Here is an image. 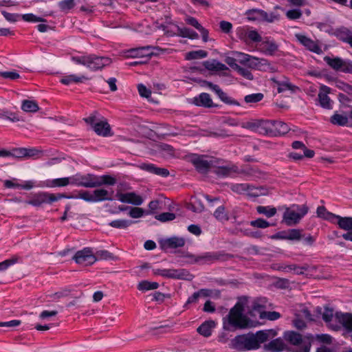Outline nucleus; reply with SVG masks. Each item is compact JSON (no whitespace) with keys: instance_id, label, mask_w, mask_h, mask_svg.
<instances>
[{"instance_id":"f257e3e1","label":"nucleus","mask_w":352,"mask_h":352,"mask_svg":"<svg viewBox=\"0 0 352 352\" xmlns=\"http://www.w3.org/2000/svg\"><path fill=\"white\" fill-rule=\"evenodd\" d=\"M248 301L243 297L230 309L228 314L223 318V327L226 331L243 329L251 327V320L243 315L244 306Z\"/></svg>"},{"instance_id":"f03ea898","label":"nucleus","mask_w":352,"mask_h":352,"mask_svg":"<svg viewBox=\"0 0 352 352\" xmlns=\"http://www.w3.org/2000/svg\"><path fill=\"white\" fill-rule=\"evenodd\" d=\"M269 334L264 331H258L255 334H243L236 336L231 341L232 347L238 351L258 349L261 344L265 342Z\"/></svg>"},{"instance_id":"7ed1b4c3","label":"nucleus","mask_w":352,"mask_h":352,"mask_svg":"<svg viewBox=\"0 0 352 352\" xmlns=\"http://www.w3.org/2000/svg\"><path fill=\"white\" fill-rule=\"evenodd\" d=\"M72 60L77 64L86 66L92 71L102 69L111 64V60L106 56H98L96 54H89L81 56H72Z\"/></svg>"},{"instance_id":"20e7f679","label":"nucleus","mask_w":352,"mask_h":352,"mask_svg":"<svg viewBox=\"0 0 352 352\" xmlns=\"http://www.w3.org/2000/svg\"><path fill=\"white\" fill-rule=\"evenodd\" d=\"M98 114L97 111H94L89 117L84 118L85 122L90 124L98 135L104 137L111 135L109 124L107 120L99 121L97 118Z\"/></svg>"},{"instance_id":"39448f33","label":"nucleus","mask_w":352,"mask_h":352,"mask_svg":"<svg viewBox=\"0 0 352 352\" xmlns=\"http://www.w3.org/2000/svg\"><path fill=\"white\" fill-rule=\"evenodd\" d=\"M153 273L156 276L173 279L191 280L194 277L186 269H153Z\"/></svg>"},{"instance_id":"423d86ee","label":"nucleus","mask_w":352,"mask_h":352,"mask_svg":"<svg viewBox=\"0 0 352 352\" xmlns=\"http://www.w3.org/2000/svg\"><path fill=\"white\" fill-rule=\"evenodd\" d=\"M72 197L67 196L63 193H48V192H41L35 195L32 199L26 201L28 204L34 206H40L43 204H52L56 201L62 198H71Z\"/></svg>"},{"instance_id":"0eeeda50","label":"nucleus","mask_w":352,"mask_h":352,"mask_svg":"<svg viewBox=\"0 0 352 352\" xmlns=\"http://www.w3.org/2000/svg\"><path fill=\"white\" fill-rule=\"evenodd\" d=\"M191 162L199 173L206 174L210 169L216 166L217 160L214 158L207 159L204 156L195 155L191 158Z\"/></svg>"},{"instance_id":"6e6552de","label":"nucleus","mask_w":352,"mask_h":352,"mask_svg":"<svg viewBox=\"0 0 352 352\" xmlns=\"http://www.w3.org/2000/svg\"><path fill=\"white\" fill-rule=\"evenodd\" d=\"M202 86H206L213 91L219 98V99L227 104L240 106V103L228 96L226 93L219 87V85H214L211 82L207 80H203Z\"/></svg>"},{"instance_id":"1a4fd4ad","label":"nucleus","mask_w":352,"mask_h":352,"mask_svg":"<svg viewBox=\"0 0 352 352\" xmlns=\"http://www.w3.org/2000/svg\"><path fill=\"white\" fill-rule=\"evenodd\" d=\"M308 207H304L302 209V214H298L296 209L293 208L292 206L288 208L283 214V221L287 226L296 225L308 212Z\"/></svg>"},{"instance_id":"9d476101","label":"nucleus","mask_w":352,"mask_h":352,"mask_svg":"<svg viewBox=\"0 0 352 352\" xmlns=\"http://www.w3.org/2000/svg\"><path fill=\"white\" fill-rule=\"evenodd\" d=\"M73 259L76 263L84 265H92L97 260L96 256L89 248L78 251L74 256Z\"/></svg>"},{"instance_id":"9b49d317","label":"nucleus","mask_w":352,"mask_h":352,"mask_svg":"<svg viewBox=\"0 0 352 352\" xmlns=\"http://www.w3.org/2000/svg\"><path fill=\"white\" fill-rule=\"evenodd\" d=\"M247 14L248 16V19L250 20H256L258 17L261 18L263 21L272 23L275 21H278L280 18V15L278 14H276L274 12L267 13L264 10H258V9H252L248 10L247 12Z\"/></svg>"},{"instance_id":"f8f14e48","label":"nucleus","mask_w":352,"mask_h":352,"mask_svg":"<svg viewBox=\"0 0 352 352\" xmlns=\"http://www.w3.org/2000/svg\"><path fill=\"white\" fill-rule=\"evenodd\" d=\"M324 60L329 66L336 71L350 73L352 72V65L344 61L340 58H331L329 56H325L324 58Z\"/></svg>"},{"instance_id":"ddd939ff","label":"nucleus","mask_w":352,"mask_h":352,"mask_svg":"<svg viewBox=\"0 0 352 352\" xmlns=\"http://www.w3.org/2000/svg\"><path fill=\"white\" fill-rule=\"evenodd\" d=\"M96 175L87 174L82 175L76 174L71 177L72 184L85 188H96L95 184Z\"/></svg>"},{"instance_id":"4468645a","label":"nucleus","mask_w":352,"mask_h":352,"mask_svg":"<svg viewBox=\"0 0 352 352\" xmlns=\"http://www.w3.org/2000/svg\"><path fill=\"white\" fill-rule=\"evenodd\" d=\"M116 198L122 203L131 204L135 206H140L143 203L142 197L135 192L122 193L118 192Z\"/></svg>"},{"instance_id":"2eb2a0df","label":"nucleus","mask_w":352,"mask_h":352,"mask_svg":"<svg viewBox=\"0 0 352 352\" xmlns=\"http://www.w3.org/2000/svg\"><path fill=\"white\" fill-rule=\"evenodd\" d=\"M213 173H215L219 177H226L232 175V173H236L239 172V168L236 165H220L219 161L217 160L216 166H213Z\"/></svg>"},{"instance_id":"dca6fc26","label":"nucleus","mask_w":352,"mask_h":352,"mask_svg":"<svg viewBox=\"0 0 352 352\" xmlns=\"http://www.w3.org/2000/svg\"><path fill=\"white\" fill-rule=\"evenodd\" d=\"M192 104L204 108L217 107L218 104H214L208 93H201L192 99Z\"/></svg>"},{"instance_id":"f3484780","label":"nucleus","mask_w":352,"mask_h":352,"mask_svg":"<svg viewBox=\"0 0 352 352\" xmlns=\"http://www.w3.org/2000/svg\"><path fill=\"white\" fill-rule=\"evenodd\" d=\"M153 47L150 45H147L145 47H140L137 48H133L128 51V56L131 58H137V57H141V58H146V60H148L152 55L153 54V52L152 51Z\"/></svg>"},{"instance_id":"a211bd4d","label":"nucleus","mask_w":352,"mask_h":352,"mask_svg":"<svg viewBox=\"0 0 352 352\" xmlns=\"http://www.w3.org/2000/svg\"><path fill=\"white\" fill-rule=\"evenodd\" d=\"M160 244L164 250L182 248L185 245V239L182 237L173 236L161 240Z\"/></svg>"},{"instance_id":"6ab92c4d","label":"nucleus","mask_w":352,"mask_h":352,"mask_svg":"<svg viewBox=\"0 0 352 352\" xmlns=\"http://www.w3.org/2000/svg\"><path fill=\"white\" fill-rule=\"evenodd\" d=\"M331 89L325 85L320 87V91L318 95V101L320 106L327 109H332V101L330 100L328 94Z\"/></svg>"},{"instance_id":"aec40b11","label":"nucleus","mask_w":352,"mask_h":352,"mask_svg":"<svg viewBox=\"0 0 352 352\" xmlns=\"http://www.w3.org/2000/svg\"><path fill=\"white\" fill-rule=\"evenodd\" d=\"M140 168L143 170L162 177H166L169 175V170L168 169L157 167L153 164L143 163L140 164Z\"/></svg>"},{"instance_id":"412c9836","label":"nucleus","mask_w":352,"mask_h":352,"mask_svg":"<svg viewBox=\"0 0 352 352\" xmlns=\"http://www.w3.org/2000/svg\"><path fill=\"white\" fill-rule=\"evenodd\" d=\"M334 35L336 38L343 42L349 43L350 46L352 47V30L345 28L341 27L340 28H337L334 31Z\"/></svg>"},{"instance_id":"4be33fe9","label":"nucleus","mask_w":352,"mask_h":352,"mask_svg":"<svg viewBox=\"0 0 352 352\" xmlns=\"http://www.w3.org/2000/svg\"><path fill=\"white\" fill-rule=\"evenodd\" d=\"M186 257L193 258L194 263H200L201 264H210L215 263L214 252H206L200 256H195L193 254L187 253Z\"/></svg>"},{"instance_id":"5701e85b","label":"nucleus","mask_w":352,"mask_h":352,"mask_svg":"<svg viewBox=\"0 0 352 352\" xmlns=\"http://www.w3.org/2000/svg\"><path fill=\"white\" fill-rule=\"evenodd\" d=\"M296 38L302 45H303L310 51L318 53V52L320 50L319 46L313 40L308 38L307 36L300 34H296Z\"/></svg>"},{"instance_id":"b1692460","label":"nucleus","mask_w":352,"mask_h":352,"mask_svg":"<svg viewBox=\"0 0 352 352\" xmlns=\"http://www.w3.org/2000/svg\"><path fill=\"white\" fill-rule=\"evenodd\" d=\"M273 124V136L283 135L287 133L290 129L287 124L279 121L272 120Z\"/></svg>"},{"instance_id":"393cba45","label":"nucleus","mask_w":352,"mask_h":352,"mask_svg":"<svg viewBox=\"0 0 352 352\" xmlns=\"http://www.w3.org/2000/svg\"><path fill=\"white\" fill-rule=\"evenodd\" d=\"M94 202H99L105 200H113L112 195L113 191L109 192L104 188L96 189L93 192Z\"/></svg>"},{"instance_id":"a878e982","label":"nucleus","mask_w":352,"mask_h":352,"mask_svg":"<svg viewBox=\"0 0 352 352\" xmlns=\"http://www.w3.org/2000/svg\"><path fill=\"white\" fill-rule=\"evenodd\" d=\"M336 318L338 322L348 331H352V314L337 312Z\"/></svg>"},{"instance_id":"bb28decb","label":"nucleus","mask_w":352,"mask_h":352,"mask_svg":"<svg viewBox=\"0 0 352 352\" xmlns=\"http://www.w3.org/2000/svg\"><path fill=\"white\" fill-rule=\"evenodd\" d=\"M116 178L109 175H103L101 176L96 175L95 184L96 188L103 185L114 186L116 184Z\"/></svg>"},{"instance_id":"cd10ccee","label":"nucleus","mask_w":352,"mask_h":352,"mask_svg":"<svg viewBox=\"0 0 352 352\" xmlns=\"http://www.w3.org/2000/svg\"><path fill=\"white\" fill-rule=\"evenodd\" d=\"M261 51L267 54L272 56L274 55L278 49V45L274 41L266 40L263 41L261 44Z\"/></svg>"},{"instance_id":"c85d7f7f","label":"nucleus","mask_w":352,"mask_h":352,"mask_svg":"<svg viewBox=\"0 0 352 352\" xmlns=\"http://www.w3.org/2000/svg\"><path fill=\"white\" fill-rule=\"evenodd\" d=\"M256 126L261 133L273 136L272 120H260L257 122Z\"/></svg>"},{"instance_id":"c756f323","label":"nucleus","mask_w":352,"mask_h":352,"mask_svg":"<svg viewBox=\"0 0 352 352\" xmlns=\"http://www.w3.org/2000/svg\"><path fill=\"white\" fill-rule=\"evenodd\" d=\"M284 338L292 345L298 346L302 343V335L294 331L285 332Z\"/></svg>"},{"instance_id":"7c9ffc66","label":"nucleus","mask_w":352,"mask_h":352,"mask_svg":"<svg viewBox=\"0 0 352 352\" xmlns=\"http://www.w3.org/2000/svg\"><path fill=\"white\" fill-rule=\"evenodd\" d=\"M215 323L212 320L205 321L197 329V332L204 336L209 337L212 333V329L214 327Z\"/></svg>"},{"instance_id":"2f4dec72","label":"nucleus","mask_w":352,"mask_h":352,"mask_svg":"<svg viewBox=\"0 0 352 352\" xmlns=\"http://www.w3.org/2000/svg\"><path fill=\"white\" fill-rule=\"evenodd\" d=\"M334 221L342 230L347 231L352 229V217H342L336 214Z\"/></svg>"},{"instance_id":"473e14b6","label":"nucleus","mask_w":352,"mask_h":352,"mask_svg":"<svg viewBox=\"0 0 352 352\" xmlns=\"http://www.w3.org/2000/svg\"><path fill=\"white\" fill-rule=\"evenodd\" d=\"M88 80V78L85 76H78L75 74H71L63 76L60 80V82L64 85H68L71 83H79V82H83L85 80Z\"/></svg>"},{"instance_id":"72a5a7b5","label":"nucleus","mask_w":352,"mask_h":352,"mask_svg":"<svg viewBox=\"0 0 352 352\" xmlns=\"http://www.w3.org/2000/svg\"><path fill=\"white\" fill-rule=\"evenodd\" d=\"M204 65L207 69L211 71H224L228 69L226 65L216 60L205 61Z\"/></svg>"},{"instance_id":"f704fd0d","label":"nucleus","mask_w":352,"mask_h":352,"mask_svg":"<svg viewBox=\"0 0 352 352\" xmlns=\"http://www.w3.org/2000/svg\"><path fill=\"white\" fill-rule=\"evenodd\" d=\"M285 344L280 339H275L265 345V349L272 352H279L284 349Z\"/></svg>"},{"instance_id":"c9c22d12","label":"nucleus","mask_w":352,"mask_h":352,"mask_svg":"<svg viewBox=\"0 0 352 352\" xmlns=\"http://www.w3.org/2000/svg\"><path fill=\"white\" fill-rule=\"evenodd\" d=\"M177 35L184 38H189L190 39H197L199 38L198 34L194 30L188 28H180L177 25Z\"/></svg>"},{"instance_id":"e433bc0d","label":"nucleus","mask_w":352,"mask_h":352,"mask_svg":"<svg viewBox=\"0 0 352 352\" xmlns=\"http://www.w3.org/2000/svg\"><path fill=\"white\" fill-rule=\"evenodd\" d=\"M267 300L265 297L257 298L255 299L252 305V309L259 312H263V310L267 308Z\"/></svg>"},{"instance_id":"4c0bfd02","label":"nucleus","mask_w":352,"mask_h":352,"mask_svg":"<svg viewBox=\"0 0 352 352\" xmlns=\"http://www.w3.org/2000/svg\"><path fill=\"white\" fill-rule=\"evenodd\" d=\"M69 184H72L71 177L52 179L48 182L47 186L49 187H63Z\"/></svg>"},{"instance_id":"58836bf2","label":"nucleus","mask_w":352,"mask_h":352,"mask_svg":"<svg viewBox=\"0 0 352 352\" xmlns=\"http://www.w3.org/2000/svg\"><path fill=\"white\" fill-rule=\"evenodd\" d=\"M331 122L334 125L346 126L348 124L349 119L346 116L335 113L330 118Z\"/></svg>"},{"instance_id":"ea45409f","label":"nucleus","mask_w":352,"mask_h":352,"mask_svg":"<svg viewBox=\"0 0 352 352\" xmlns=\"http://www.w3.org/2000/svg\"><path fill=\"white\" fill-rule=\"evenodd\" d=\"M256 212L267 218H270L276 214L277 210L274 207L258 206L256 207Z\"/></svg>"},{"instance_id":"a19ab883","label":"nucleus","mask_w":352,"mask_h":352,"mask_svg":"<svg viewBox=\"0 0 352 352\" xmlns=\"http://www.w3.org/2000/svg\"><path fill=\"white\" fill-rule=\"evenodd\" d=\"M317 215L318 217H321L325 220H328L332 223H335L334 219L336 214L327 211L324 206L318 207Z\"/></svg>"},{"instance_id":"79ce46f5","label":"nucleus","mask_w":352,"mask_h":352,"mask_svg":"<svg viewBox=\"0 0 352 352\" xmlns=\"http://www.w3.org/2000/svg\"><path fill=\"white\" fill-rule=\"evenodd\" d=\"M159 287L157 282H149L148 280H142L138 285V289L140 291L145 292L148 290L156 289Z\"/></svg>"},{"instance_id":"37998d69","label":"nucleus","mask_w":352,"mask_h":352,"mask_svg":"<svg viewBox=\"0 0 352 352\" xmlns=\"http://www.w3.org/2000/svg\"><path fill=\"white\" fill-rule=\"evenodd\" d=\"M21 108L26 112H36L39 109V107L35 101L28 100L23 101Z\"/></svg>"},{"instance_id":"c03bdc74","label":"nucleus","mask_w":352,"mask_h":352,"mask_svg":"<svg viewBox=\"0 0 352 352\" xmlns=\"http://www.w3.org/2000/svg\"><path fill=\"white\" fill-rule=\"evenodd\" d=\"M208 56V52L206 51L199 50L197 51H191L188 52L186 54V59L187 60H193L197 58H205Z\"/></svg>"},{"instance_id":"a18cd8bd","label":"nucleus","mask_w":352,"mask_h":352,"mask_svg":"<svg viewBox=\"0 0 352 352\" xmlns=\"http://www.w3.org/2000/svg\"><path fill=\"white\" fill-rule=\"evenodd\" d=\"M234 255L225 252L224 251L214 252L215 262H224L232 259Z\"/></svg>"},{"instance_id":"49530a36","label":"nucleus","mask_w":352,"mask_h":352,"mask_svg":"<svg viewBox=\"0 0 352 352\" xmlns=\"http://www.w3.org/2000/svg\"><path fill=\"white\" fill-rule=\"evenodd\" d=\"M257 69L270 72L275 70L274 66L267 60L264 58H258Z\"/></svg>"},{"instance_id":"de8ad7c7","label":"nucleus","mask_w":352,"mask_h":352,"mask_svg":"<svg viewBox=\"0 0 352 352\" xmlns=\"http://www.w3.org/2000/svg\"><path fill=\"white\" fill-rule=\"evenodd\" d=\"M250 225L254 228H262V229L274 226V224H272V223H269L268 221H267L266 220L261 219V218H258L256 220L251 221L250 222Z\"/></svg>"},{"instance_id":"09e8293b","label":"nucleus","mask_w":352,"mask_h":352,"mask_svg":"<svg viewBox=\"0 0 352 352\" xmlns=\"http://www.w3.org/2000/svg\"><path fill=\"white\" fill-rule=\"evenodd\" d=\"M132 223L131 221L125 219H118L111 221L109 225L116 228H126Z\"/></svg>"},{"instance_id":"8fccbe9b","label":"nucleus","mask_w":352,"mask_h":352,"mask_svg":"<svg viewBox=\"0 0 352 352\" xmlns=\"http://www.w3.org/2000/svg\"><path fill=\"white\" fill-rule=\"evenodd\" d=\"M247 36L248 38L246 44H248L250 42L258 43L262 40L261 36L256 30H251L248 29Z\"/></svg>"},{"instance_id":"3c124183","label":"nucleus","mask_w":352,"mask_h":352,"mask_svg":"<svg viewBox=\"0 0 352 352\" xmlns=\"http://www.w3.org/2000/svg\"><path fill=\"white\" fill-rule=\"evenodd\" d=\"M264 96L261 93L252 94L247 95L244 98V100L247 103H256L263 100Z\"/></svg>"},{"instance_id":"603ef678","label":"nucleus","mask_w":352,"mask_h":352,"mask_svg":"<svg viewBox=\"0 0 352 352\" xmlns=\"http://www.w3.org/2000/svg\"><path fill=\"white\" fill-rule=\"evenodd\" d=\"M61 11L67 12L75 6L74 0H63L58 3Z\"/></svg>"},{"instance_id":"864d4df0","label":"nucleus","mask_w":352,"mask_h":352,"mask_svg":"<svg viewBox=\"0 0 352 352\" xmlns=\"http://www.w3.org/2000/svg\"><path fill=\"white\" fill-rule=\"evenodd\" d=\"M214 217L219 221H228V217L225 212V207L219 206L214 212Z\"/></svg>"},{"instance_id":"5fc2aeb1","label":"nucleus","mask_w":352,"mask_h":352,"mask_svg":"<svg viewBox=\"0 0 352 352\" xmlns=\"http://www.w3.org/2000/svg\"><path fill=\"white\" fill-rule=\"evenodd\" d=\"M97 259L115 260L116 256L107 250L97 251L95 255Z\"/></svg>"},{"instance_id":"6e6d98bb","label":"nucleus","mask_w":352,"mask_h":352,"mask_svg":"<svg viewBox=\"0 0 352 352\" xmlns=\"http://www.w3.org/2000/svg\"><path fill=\"white\" fill-rule=\"evenodd\" d=\"M176 216L172 212H162L155 216V219L161 222H166L174 220Z\"/></svg>"},{"instance_id":"4d7b16f0","label":"nucleus","mask_w":352,"mask_h":352,"mask_svg":"<svg viewBox=\"0 0 352 352\" xmlns=\"http://www.w3.org/2000/svg\"><path fill=\"white\" fill-rule=\"evenodd\" d=\"M6 156H12L16 158L25 157V148H16L10 151H7Z\"/></svg>"},{"instance_id":"13d9d810","label":"nucleus","mask_w":352,"mask_h":352,"mask_svg":"<svg viewBox=\"0 0 352 352\" xmlns=\"http://www.w3.org/2000/svg\"><path fill=\"white\" fill-rule=\"evenodd\" d=\"M71 293V289L68 288H64L54 294L50 295V296L54 300H58L61 298L68 296Z\"/></svg>"},{"instance_id":"bf43d9fd","label":"nucleus","mask_w":352,"mask_h":352,"mask_svg":"<svg viewBox=\"0 0 352 352\" xmlns=\"http://www.w3.org/2000/svg\"><path fill=\"white\" fill-rule=\"evenodd\" d=\"M252 187L248 184H236L232 186V190L237 193H243L250 189Z\"/></svg>"},{"instance_id":"052dcab7","label":"nucleus","mask_w":352,"mask_h":352,"mask_svg":"<svg viewBox=\"0 0 352 352\" xmlns=\"http://www.w3.org/2000/svg\"><path fill=\"white\" fill-rule=\"evenodd\" d=\"M248 29L247 27H239L236 29V36L237 37L243 42L247 43V35L248 32Z\"/></svg>"},{"instance_id":"680f3d73","label":"nucleus","mask_w":352,"mask_h":352,"mask_svg":"<svg viewBox=\"0 0 352 352\" xmlns=\"http://www.w3.org/2000/svg\"><path fill=\"white\" fill-rule=\"evenodd\" d=\"M235 70L242 76L248 80H253L254 77L252 74L248 69L240 67L239 65H236Z\"/></svg>"},{"instance_id":"e2e57ef3","label":"nucleus","mask_w":352,"mask_h":352,"mask_svg":"<svg viewBox=\"0 0 352 352\" xmlns=\"http://www.w3.org/2000/svg\"><path fill=\"white\" fill-rule=\"evenodd\" d=\"M296 89H298V87L296 85H294L289 82H281L278 84V92L281 93L285 90H291L292 91H295Z\"/></svg>"},{"instance_id":"0e129e2a","label":"nucleus","mask_w":352,"mask_h":352,"mask_svg":"<svg viewBox=\"0 0 352 352\" xmlns=\"http://www.w3.org/2000/svg\"><path fill=\"white\" fill-rule=\"evenodd\" d=\"M287 240H300L302 237L301 230L298 229H291L287 230Z\"/></svg>"},{"instance_id":"69168bd1","label":"nucleus","mask_w":352,"mask_h":352,"mask_svg":"<svg viewBox=\"0 0 352 352\" xmlns=\"http://www.w3.org/2000/svg\"><path fill=\"white\" fill-rule=\"evenodd\" d=\"M261 318H266L270 320H275L280 317V314L277 311H263L261 313Z\"/></svg>"},{"instance_id":"338daca9","label":"nucleus","mask_w":352,"mask_h":352,"mask_svg":"<svg viewBox=\"0 0 352 352\" xmlns=\"http://www.w3.org/2000/svg\"><path fill=\"white\" fill-rule=\"evenodd\" d=\"M144 214V210L142 208L134 207L131 208L129 214L132 218L142 217Z\"/></svg>"},{"instance_id":"774afa93","label":"nucleus","mask_w":352,"mask_h":352,"mask_svg":"<svg viewBox=\"0 0 352 352\" xmlns=\"http://www.w3.org/2000/svg\"><path fill=\"white\" fill-rule=\"evenodd\" d=\"M302 14V12L298 9L289 10L286 12V16L290 20L300 19Z\"/></svg>"}]
</instances>
